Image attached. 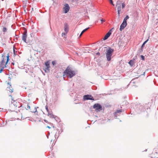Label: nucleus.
Listing matches in <instances>:
<instances>
[{"mask_svg": "<svg viewBox=\"0 0 158 158\" xmlns=\"http://www.w3.org/2000/svg\"><path fill=\"white\" fill-rule=\"evenodd\" d=\"M14 101H15L13 100V99L12 98L11 99V102L12 103L13 102H14Z\"/></svg>", "mask_w": 158, "mask_h": 158, "instance_id": "f704fd0d", "label": "nucleus"}, {"mask_svg": "<svg viewBox=\"0 0 158 158\" xmlns=\"http://www.w3.org/2000/svg\"><path fill=\"white\" fill-rule=\"evenodd\" d=\"M45 109L48 112V114L47 115L50 118H53L54 117V115L52 114V111L51 110H49L48 108V106L47 105H46L45 106Z\"/></svg>", "mask_w": 158, "mask_h": 158, "instance_id": "423d86ee", "label": "nucleus"}, {"mask_svg": "<svg viewBox=\"0 0 158 158\" xmlns=\"http://www.w3.org/2000/svg\"><path fill=\"white\" fill-rule=\"evenodd\" d=\"M49 123L50 124L51 127H50L49 126H47V127L48 128H51L52 127L54 128V126L53 125V124L52 123Z\"/></svg>", "mask_w": 158, "mask_h": 158, "instance_id": "4be33fe9", "label": "nucleus"}, {"mask_svg": "<svg viewBox=\"0 0 158 158\" xmlns=\"http://www.w3.org/2000/svg\"><path fill=\"white\" fill-rule=\"evenodd\" d=\"M67 33L66 32H65V33H62V36H63V35H66L67 34Z\"/></svg>", "mask_w": 158, "mask_h": 158, "instance_id": "c85d7f7f", "label": "nucleus"}, {"mask_svg": "<svg viewBox=\"0 0 158 158\" xmlns=\"http://www.w3.org/2000/svg\"><path fill=\"white\" fill-rule=\"evenodd\" d=\"M114 52V49L111 48L110 47H109L108 49L106 50V57L108 61H109L111 60V56Z\"/></svg>", "mask_w": 158, "mask_h": 158, "instance_id": "f03ea898", "label": "nucleus"}, {"mask_svg": "<svg viewBox=\"0 0 158 158\" xmlns=\"http://www.w3.org/2000/svg\"><path fill=\"white\" fill-rule=\"evenodd\" d=\"M72 1L74 2V1H77V0H71Z\"/></svg>", "mask_w": 158, "mask_h": 158, "instance_id": "a19ab883", "label": "nucleus"}, {"mask_svg": "<svg viewBox=\"0 0 158 158\" xmlns=\"http://www.w3.org/2000/svg\"><path fill=\"white\" fill-rule=\"evenodd\" d=\"M140 57H141V60H145V57L144 56L142 55H141L140 56Z\"/></svg>", "mask_w": 158, "mask_h": 158, "instance_id": "393cba45", "label": "nucleus"}, {"mask_svg": "<svg viewBox=\"0 0 158 158\" xmlns=\"http://www.w3.org/2000/svg\"><path fill=\"white\" fill-rule=\"evenodd\" d=\"M129 18V16L128 15H127L123 19V21L127 22V21Z\"/></svg>", "mask_w": 158, "mask_h": 158, "instance_id": "412c9836", "label": "nucleus"}, {"mask_svg": "<svg viewBox=\"0 0 158 158\" xmlns=\"http://www.w3.org/2000/svg\"><path fill=\"white\" fill-rule=\"evenodd\" d=\"M143 48L141 47L137 51V54H141L143 52Z\"/></svg>", "mask_w": 158, "mask_h": 158, "instance_id": "f3484780", "label": "nucleus"}, {"mask_svg": "<svg viewBox=\"0 0 158 158\" xmlns=\"http://www.w3.org/2000/svg\"><path fill=\"white\" fill-rule=\"evenodd\" d=\"M120 75L119 73L117 74V75H114V76H116L117 77H119Z\"/></svg>", "mask_w": 158, "mask_h": 158, "instance_id": "473e14b6", "label": "nucleus"}, {"mask_svg": "<svg viewBox=\"0 0 158 158\" xmlns=\"http://www.w3.org/2000/svg\"><path fill=\"white\" fill-rule=\"evenodd\" d=\"M145 72L143 71L142 70H137L136 72L134 73L135 76L137 78L141 75H144Z\"/></svg>", "mask_w": 158, "mask_h": 158, "instance_id": "20e7f679", "label": "nucleus"}, {"mask_svg": "<svg viewBox=\"0 0 158 158\" xmlns=\"http://www.w3.org/2000/svg\"><path fill=\"white\" fill-rule=\"evenodd\" d=\"M27 38V31H25L24 33L23 34L22 37V40L25 43H27L26 42V39Z\"/></svg>", "mask_w": 158, "mask_h": 158, "instance_id": "f8f14e48", "label": "nucleus"}, {"mask_svg": "<svg viewBox=\"0 0 158 158\" xmlns=\"http://www.w3.org/2000/svg\"><path fill=\"white\" fill-rule=\"evenodd\" d=\"M100 53L99 52H98L97 53V55H100Z\"/></svg>", "mask_w": 158, "mask_h": 158, "instance_id": "ea45409f", "label": "nucleus"}, {"mask_svg": "<svg viewBox=\"0 0 158 158\" xmlns=\"http://www.w3.org/2000/svg\"><path fill=\"white\" fill-rule=\"evenodd\" d=\"M44 121L46 123H48V121L47 120H46L44 119Z\"/></svg>", "mask_w": 158, "mask_h": 158, "instance_id": "e433bc0d", "label": "nucleus"}, {"mask_svg": "<svg viewBox=\"0 0 158 158\" xmlns=\"http://www.w3.org/2000/svg\"><path fill=\"white\" fill-rule=\"evenodd\" d=\"M6 83L7 84V90L10 91V92H13V89L11 87V85L10 84V82H9L6 81Z\"/></svg>", "mask_w": 158, "mask_h": 158, "instance_id": "6e6552de", "label": "nucleus"}, {"mask_svg": "<svg viewBox=\"0 0 158 158\" xmlns=\"http://www.w3.org/2000/svg\"><path fill=\"white\" fill-rule=\"evenodd\" d=\"M7 29L6 27H3V31L5 32L7 31Z\"/></svg>", "mask_w": 158, "mask_h": 158, "instance_id": "b1692460", "label": "nucleus"}, {"mask_svg": "<svg viewBox=\"0 0 158 158\" xmlns=\"http://www.w3.org/2000/svg\"><path fill=\"white\" fill-rule=\"evenodd\" d=\"M89 27H88L87 28H86L85 29H84V30H83L82 31V32H81L79 36L80 37L81 35H82L87 30H88V29H89Z\"/></svg>", "mask_w": 158, "mask_h": 158, "instance_id": "6ab92c4d", "label": "nucleus"}, {"mask_svg": "<svg viewBox=\"0 0 158 158\" xmlns=\"http://www.w3.org/2000/svg\"><path fill=\"white\" fill-rule=\"evenodd\" d=\"M13 105L11 104V106H13Z\"/></svg>", "mask_w": 158, "mask_h": 158, "instance_id": "a18cd8bd", "label": "nucleus"}, {"mask_svg": "<svg viewBox=\"0 0 158 158\" xmlns=\"http://www.w3.org/2000/svg\"><path fill=\"white\" fill-rule=\"evenodd\" d=\"M109 0V1H110V2H111V1H113V0Z\"/></svg>", "mask_w": 158, "mask_h": 158, "instance_id": "79ce46f5", "label": "nucleus"}, {"mask_svg": "<svg viewBox=\"0 0 158 158\" xmlns=\"http://www.w3.org/2000/svg\"><path fill=\"white\" fill-rule=\"evenodd\" d=\"M13 52H14V54L15 55V49H13Z\"/></svg>", "mask_w": 158, "mask_h": 158, "instance_id": "4c0bfd02", "label": "nucleus"}, {"mask_svg": "<svg viewBox=\"0 0 158 158\" xmlns=\"http://www.w3.org/2000/svg\"><path fill=\"white\" fill-rule=\"evenodd\" d=\"M149 36L148 37V39L146 41H145L143 43V44H142L141 46V47L142 48H143L144 47V45H145V44L148 42V40H149Z\"/></svg>", "mask_w": 158, "mask_h": 158, "instance_id": "a211bd4d", "label": "nucleus"}, {"mask_svg": "<svg viewBox=\"0 0 158 158\" xmlns=\"http://www.w3.org/2000/svg\"><path fill=\"white\" fill-rule=\"evenodd\" d=\"M83 98L85 100H94L93 97L91 95H85L84 96Z\"/></svg>", "mask_w": 158, "mask_h": 158, "instance_id": "1a4fd4ad", "label": "nucleus"}, {"mask_svg": "<svg viewBox=\"0 0 158 158\" xmlns=\"http://www.w3.org/2000/svg\"><path fill=\"white\" fill-rule=\"evenodd\" d=\"M56 60L53 61L52 62V64L53 66H54L56 64Z\"/></svg>", "mask_w": 158, "mask_h": 158, "instance_id": "a878e982", "label": "nucleus"}, {"mask_svg": "<svg viewBox=\"0 0 158 158\" xmlns=\"http://www.w3.org/2000/svg\"><path fill=\"white\" fill-rule=\"evenodd\" d=\"M127 22L123 21L122 23L120 26L119 30L120 31H122L127 26Z\"/></svg>", "mask_w": 158, "mask_h": 158, "instance_id": "9d476101", "label": "nucleus"}, {"mask_svg": "<svg viewBox=\"0 0 158 158\" xmlns=\"http://www.w3.org/2000/svg\"><path fill=\"white\" fill-rule=\"evenodd\" d=\"M43 70L44 71H42V72L44 75H45V73L49 72V70Z\"/></svg>", "mask_w": 158, "mask_h": 158, "instance_id": "aec40b11", "label": "nucleus"}, {"mask_svg": "<svg viewBox=\"0 0 158 158\" xmlns=\"http://www.w3.org/2000/svg\"><path fill=\"white\" fill-rule=\"evenodd\" d=\"M113 28L110 29L109 31L106 34L103 38V40H107L110 36L112 33V30Z\"/></svg>", "mask_w": 158, "mask_h": 158, "instance_id": "0eeeda50", "label": "nucleus"}, {"mask_svg": "<svg viewBox=\"0 0 158 158\" xmlns=\"http://www.w3.org/2000/svg\"><path fill=\"white\" fill-rule=\"evenodd\" d=\"M100 21H101L102 23H103V22H104L105 21V20L103 19H102L100 20Z\"/></svg>", "mask_w": 158, "mask_h": 158, "instance_id": "7c9ffc66", "label": "nucleus"}, {"mask_svg": "<svg viewBox=\"0 0 158 158\" xmlns=\"http://www.w3.org/2000/svg\"><path fill=\"white\" fill-rule=\"evenodd\" d=\"M27 108L28 109H30V106L29 105H27Z\"/></svg>", "mask_w": 158, "mask_h": 158, "instance_id": "72a5a7b5", "label": "nucleus"}, {"mask_svg": "<svg viewBox=\"0 0 158 158\" xmlns=\"http://www.w3.org/2000/svg\"><path fill=\"white\" fill-rule=\"evenodd\" d=\"M45 64L46 67L45 69H49V68H50V64L49 62L48 61L46 62L45 63Z\"/></svg>", "mask_w": 158, "mask_h": 158, "instance_id": "2eb2a0df", "label": "nucleus"}, {"mask_svg": "<svg viewBox=\"0 0 158 158\" xmlns=\"http://www.w3.org/2000/svg\"><path fill=\"white\" fill-rule=\"evenodd\" d=\"M146 151H147V149L146 150L142 151V152Z\"/></svg>", "mask_w": 158, "mask_h": 158, "instance_id": "c03bdc74", "label": "nucleus"}, {"mask_svg": "<svg viewBox=\"0 0 158 158\" xmlns=\"http://www.w3.org/2000/svg\"><path fill=\"white\" fill-rule=\"evenodd\" d=\"M9 56L8 54L6 57L3 56H2V60L0 62V69H4L5 68H7V64L10 60Z\"/></svg>", "mask_w": 158, "mask_h": 158, "instance_id": "f257e3e1", "label": "nucleus"}, {"mask_svg": "<svg viewBox=\"0 0 158 158\" xmlns=\"http://www.w3.org/2000/svg\"><path fill=\"white\" fill-rule=\"evenodd\" d=\"M64 6H65L63 8V9L64 13H66L69 11L70 7L68 4H66Z\"/></svg>", "mask_w": 158, "mask_h": 158, "instance_id": "9b49d317", "label": "nucleus"}, {"mask_svg": "<svg viewBox=\"0 0 158 158\" xmlns=\"http://www.w3.org/2000/svg\"><path fill=\"white\" fill-rule=\"evenodd\" d=\"M121 112H122V110H117L116 111L115 113H117Z\"/></svg>", "mask_w": 158, "mask_h": 158, "instance_id": "cd10ccee", "label": "nucleus"}, {"mask_svg": "<svg viewBox=\"0 0 158 158\" xmlns=\"http://www.w3.org/2000/svg\"><path fill=\"white\" fill-rule=\"evenodd\" d=\"M5 45V44H3V45Z\"/></svg>", "mask_w": 158, "mask_h": 158, "instance_id": "49530a36", "label": "nucleus"}, {"mask_svg": "<svg viewBox=\"0 0 158 158\" xmlns=\"http://www.w3.org/2000/svg\"><path fill=\"white\" fill-rule=\"evenodd\" d=\"M14 65V62H12L10 64L11 67L12 69H14V67H13Z\"/></svg>", "mask_w": 158, "mask_h": 158, "instance_id": "5701e85b", "label": "nucleus"}, {"mask_svg": "<svg viewBox=\"0 0 158 158\" xmlns=\"http://www.w3.org/2000/svg\"><path fill=\"white\" fill-rule=\"evenodd\" d=\"M125 4L124 3V2L123 3L122 5V8H123L125 7Z\"/></svg>", "mask_w": 158, "mask_h": 158, "instance_id": "bb28decb", "label": "nucleus"}, {"mask_svg": "<svg viewBox=\"0 0 158 158\" xmlns=\"http://www.w3.org/2000/svg\"><path fill=\"white\" fill-rule=\"evenodd\" d=\"M66 69H70L69 67V66L67 67Z\"/></svg>", "mask_w": 158, "mask_h": 158, "instance_id": "c9c22d12", "label": "nucleus"}, {"mask_svg": "<svg viewBox=\"0 0 158 158\" xmlns=\"http://www.w3.org/2000/svg\"><path fill=\"white\" fill-rule=\"evenodd\" d=\"M64 30L65 32L68 33L69 31L68 25L66 23H65L64 24Z\"/></svg>", "mask_w": 158, "mask_h": 158, "instance_id": "4468645a", "label": "nucleus"}, {"mask_svg": "<svg viewBox=\"0 0 158 158\" xmlns=\"http://www.w3.org/2000/svg\"><path fill=\"white\" fill-rule=\"evenodd\" d=\"M115 73H120L119 70H117L114 72Z\"/></svg>", "mask_w": 158, "mask_h": 158, "instance_id": "c756f323", "label": "nucleus"}, {"mask_svg": "<svg viewBox=\"0 0 158 158\" xmlns=\"http://www.w3.org/2000/svg\"><path fill=\"white\" fill-rule=\"evenodd\" d=\"M3 70H0V73H1Z\"/></svg>", "mask_w": 158, "mask_h": 158, "instance_id": "58836bf2", "label": "nucleus"}, {"mask_svg": "<svg viewBox=\"0 0 158 158\" xmlns=\"http://www.w3.org/2000/svg\"><path fill=\"white\" fill-rule=\"evenodd\" d=\"M117 10H118V16L119 17L120 16V12L121 11V5H118V6Z\"/></svg>", "mask_w": 158, "mask_h": 158, "instance_id": "dca6fc26", "label": "nucleus"}, {"mask_svg": "<svg viewBox=\"0 0 158 158\" xmlns=\"http://www.w3.org/2000/svg\"><path fill=\"white\" fill-rule=\"evenodd\" d=\"M136 58V56H135L132 60H131L128 63L131 66H132L134 64V61Z\"/></svg>", "mask_w": 158, "mask_h": 158, "instance_id": "ddd939ff", "label": "nucleus"}, {"mask_svg": "<svg viewBox=\"0 0 158 158\" xmlns=\"http://www.w3.org/2000/svg\"><path fill=\"white\" fill-rule=\"evenodd\" d=\"M75 72L72 70H65L64 72L63 76L64 77H66L67 76L71 78L75 76Z\"/></svg>", "mask_w": 158, "mask_h": 158, "instance_id": "7ed1b4c3", "label": "nucleus"}, {"mask_svg": "<svg viewBox=\"0 0 158 158\" xmlns=\"http://www.w3.org/2000/svg\"><path fill=\"white\" fill-rule=\"evenodd\" d=\"M110 2V4H111L113 6H114V3H113V1H111V2Z\"/></svg>", "mask_w": 158, "mask_h": 158, "instance_id": "2f4dec72", "label": "nucleus"}, {"mask_svg": "<svg viewBox=\"0 0 158 158\" xmlns=\"http://www.w3.org/2000/svg\"><path fill=\"white\" fill-rule=\"evenodd\" d=\"M93 108L95 109V111L97 112L100 111L102 110V106L98 103L94 104L93 106Z\"/></svg>", "mask_w": 158, "mask_h": 158, "instance_id": "39448f33", "label": "nucleus"}, {"mask_svg": "<svg viewBox=\"0 0 158 158\" xmlns=\"http://www.w3.org/2000/svg\"><path fill=\"white\" fill-rule=\"evenodd\" d=\"M10 72V73H9V74H11V75H12V74H11V73H10L11 72V71H10V72Z\"/></svg>", "mask_w": 158, "mask_h": 158, "instance_id": "37998d69", "label": "nucleus"}]
</instances>
